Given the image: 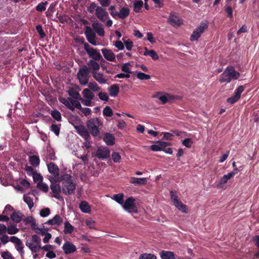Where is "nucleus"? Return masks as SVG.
Returning a JSON list of instances; mask_svg holds the SVG:
<instances>
[{"mask_svg":"<svg viewBox=\"0 0 259 259\" xmlns=\"http://www.w3.org/2000/svg\"><path fill=\"white\" fill-rule=\"evenodd\" d=\"M79 207L83 212L89 213L91 211V207L86 201H82L79 204Z\"/></svg>","mask_w":259,"mask_h":259,"instance_id":"nucleus-30","label":"nucleus"},{"mask_svg":"<svg viewBox=\"0 0 259 259\" xmlns=\"http://www.w3.org/2000/svg\"><path fill=\"white\" fill-rule=\"evenodd\" d=\"M47 166L49 172L54 176L55 179H58L59 178V169L57 165L51 162L47 164Z\"/></svg>","mask_w":259,"mask_h":259,"instance_id":"nucleus-13","label":"nucleus"},{"mask_svg":"<svg viewBox=\"0 0 259 259\" xmlns=\"http://www.w3.org/2000/svg\"><path fill=\"white\" fill-rule=\"evenodd\" d=\"M98 6L95 2H92L88 7L87 10L90 13L93 14L95 11L96 12Z\"/></svg>","mask_w":259,"mask_h":259,"instance_id":"nucleus-45","label":"nucleus"},{"mask_svg":"<svg viewBox=\"0 0 259 259\" xmlns=\"http://www.w3.org/2000/svg\"><path fill=\"white\" fill-rule=\"evenodd\" d=\"M48 4L47 1L41 2L35 7V10L39 12H42L46 10V6Z\"/></svg>","mask_w":259,"mask_h":259,"instance_id":"nucleus-37","label":"nucleus"},{"mask_svg":"<svg viewBox=\"0 0 259 259\" xmlns=\"http://www.w3.org/2000/svg\"><path fill=\"white\" fill-rule=\"evenodd\" d=\"M63 223V219L59 214H56L54 217L51 220H49L47 222L44 223V225L48 224L49 225H57L60 226Z\"/></svg>","mask_w":259,"mask_h":259,"instance_id":"nucleus-20","label":"nucleus"},{"mask_svg":"<svg viewBox=\"0 0 259 259\" xmlns=\"http://www.w3.org/2000/svg\"><path fill=\"white\" fill-rule=\"evenodd\" d=\"M98 97L102 101H108L109 100L108 94L105 92H100L98 94Z\"/></svg>","mask_w":259,"mask_h":259,"instance_id":"nucleus-56","label":"nucleus"},{"mask_svg":"<svg viewBox=\"0 0 259 259\" xmlns=\"http://www.w3.org/2000/svg\"><path fill=\"white\" fill-rule=\"evenodd\" d=\"M50 213L51 211L50 208L48 207H46L40 210L39 214L41 217L45 218L48 216L50 214Z\"/></svg>","mask_w":259,"mask_h":259,"instance_id":"nucleus-48","label":"nucleus"},{"mask_svg":"<svg viewBox=\"0 0 259 259\" xmlns=\"http://www.w3.org/2000/svg\"><path fill=\"white\" fill-rule=\"evenodd\" d=\"M103 114L105 116L111 117L113 115V111L109 106H106L103 111Z\"/></svg>","mask_w":259,"mask_h":259,"instance_id":"nucleus-44","label":"nucleus"},{"mask_svg":"<svg viewBox=\"0 0 259 259\" xmlns=\"http://www.w3.org/2000/svg\"><path fill=\"white\" fill-rule=\"evenodd\" d=\"M160 256L162 259H175L174 253L171 251L162 250Z\"/></svg>","mask_w":259,"mask_h":259,"instance_id":"nucleus-31","label":"nucleus"},{"mask_svg":"<svg viewBox=\"0 0 259 259\" xmlns=\"http://www.w3.org/2000/svg\"><path fill=\"white\" fill-rule=\"evenodd\" d=\"M23 200H24V201L26 203H27L29 209H31L34 205L33 199L31 197H30L28 196H27L26 195H24Z\"/></svg>","mask_w":259,"mask_h":259,"instance_id":"nucleus-36","label":"nucleus"},{"mask_svg":"<svg viewBox=\"0 0 259 259\" xmlns=\"http://www.w3.org/2000/svg\"><path fill=\"white\" fill-rule=\"evenodd\" d=\"M131 66L130 63H126L123 64L121 66V70L124 72L131 73V71H130V69L129 66Z\"/></svg>","mask_w":259,"mask_h":259,"instance_id":"nucleus-58","label":"nucleus"},{"mask_svg":"<svg viewBox=\"0 0 259 259\" xmlns=\"http://www.w3.org/2000/svg\"><path fill=\"white\" fill-rule=\"evenodd\" d=\"M51 130L53 132L56 136H58L60 134V127L55 124H53L51 126Z\"/></svg>","mask_w":259,"mask_h":259,"instance_id":"nucleus-57","label":"nucleus"},{"mask_svg":"<svg viewBox=\"0 0 259 259\" xmlns=\"http://www.w3.org/2000/svg\"><path fill=\"white\" fill-rule=\"evenodd\" d=\"M101 52L105 59L109 61L115 62V55L111 50L106 48L101 49Z\"/></svg>","mask_w":259,"mask_h":259,"instance_id":"nucleus-16","label":"nucleus"},{"mask_svg":"<svg viewBox=\"0 0 259 259\" xmlns=\"http://www.w3.org/2000/svg\"><path fill=\"white\" fill-rule=\"evenodd\" d=\"M123 197L124 195L122 193H119L117 194H115L113 195L114 199L119 204H123Z\"/></svg>","mask_w":259,"mask_h":259,"instance_id":"nucleus-40","label":"nucleus"},{"mask_svg":"<svg viewBox=\"0 0 259 259\" xmlns=\"http://www.w3.org/2000/svg\"><path fill=\"white\" fill-rule=\"evenodd\" d=\"M112 158L114 162L119 163L121 159V156L119 153L114 152L112 154Z\"/></svg>","mask_w":259,"mask_h":259,"instance_id":"nucleus-51","label":"nucleus"},{"mask_svg":"<svg viewBox=\"0 0 259 259\" xmlns=\"http://www.w3.org/2000/svg\"><path fill=\"white\" fill-rule=\"evenodd\" d=\"M69 95L75 99L81 100L80 96L78 92L73 90H69L68 91Z\"/></svg>","mask_w":259,"mask_h":259,"instance_id":"nucleus-53","label":"nucleus"},{"mask_svg":"<svg viewBox=\"0 0 259 259\" xmlns=\"http://www.w3.org/2000/svg\"><path fill=\"white\" fill-rule=\"evenodd\" d=\"M82 93L84 98L86 99L93 100L94 98V93L89 89H84Z\"/></svg>","mask_w":259,"mask_h":259,"instance_id":"nucleus-32","label":"nucleus"},{"mask_svg":"<svg viewBox=\"0 0 259 259\" xmlns=\"http://www.w3.org/2000/svg\"><path fill=\"white\" fill-rule=\"evenodd\" d=\"M58 181L62 182V192L65 195H70L73 193L76 184L74 183L72 176L69 174H64L58 178Z\"/></svg>","mask_w":259,"mask_h":259,"instance_id":"nucleus-1","label":"nucleus"},{"mask_svg":"<svg viewBox=\"0 0 259 259\" xmlns=\"http://www.w3.org/2000/svg\"><path fill=\"white\" fill-rule=\"evenodd\" d=\"M37 187L44 192H47L49 191L48 186L47 184L43 183L42 182L41 183H38Z\"/></svg>","mask_w":259,"mask_h":259,"instance_id":"nucleus-47","label":"nucleus"},{"mask_svg":"<svg viewBox=\"0 0 259 259\" xmlns=\"http://www.w3.org/2000/svg\"><path fill=\"white\" fill-rule=\"evenodd\" d=\"M93 77L94 79L100 84H105L107 79L105 78L103 73L99 72H93Z\"/></svg>","mask_w":259,"mask_h":259,"instance_id":"nucleus-24","label":"nucleus"},{"mask_svg":"<svg viewBox=\"0 0 259 259\" xmlns=\"http://www.w3.org/2000/svg\"><path fill=\"white\" fill-rule=\"evenodd\" d=\"M171 145L169 142L156 141L155 144L150 146V148L153 151H159L163 150V148H166Z\"/></svg>","mask_w":259,"mask_h":259,"instance_id":"nucleus-11","label":"nucleus"},{"mask_svg":"<svg viewBox=\"0 0 259 259\" xmlns=\"http://www.w3.org/2000/svg\"><path fill=\"white\" fill-rule=\"evenodd\" d=\"M78 133L84 139H89L90 138V134L88 130L82 125H80L75 127Z\"/></svg>","mask_w":259,"mask_h":259,"instance_id":"nucleus-21","label":"nucleus"},{"mask_svg":"<svg viewBox=\"0 0 259 259\" xmlns=\"http://www.w3.org/2000/svg\"><path fill=\"white\" fill-rule=\"evenodd\" d=\"M15 247L16 249L19 252L21 255H23L24 251L23 250V243L21 241H20L19 243V245H15Z\"/></svg>","mask_w":259,"mask_h":259,"instance_id":"nucleus-63","label":"nucleus"},{"mask_svg":"<svg viewBox=\"0 0 259 259\" xmlns=\"http://www.w3.org/2000/svg\"><path fill=\"white\" fill-rule=\"evenodd\" d=\"M19 229L15 225L9 226L7 227V232L10 235H13L17 233Z\"/></svg>","mask_w":259,"mask_h":259,"instance_id":"nucleus-38","label":"nucleus"},{"mask_svg":"<svg viewBox=\"0 0 259 259\" xmlns=\"http://www.w3.org/2000/svg\"><path fill=\"white\" fill-rule=\"evenodd\" d=\"M227 183V175H225L223 178L221 180L219 184H218L219 187L225 189L227 187L225 184Z\"/></svg>","mask_w":259,"mask_h":259,"instance_id":"nucleus-54","label":"nucleus"},{"mask_svg":"<svg viewBox=\"0 0 259 259\" xmlns=\"http://www.w3.org/2000/svg\"><path fill=\"white\" fill-rule=\"evenodd\" d=\"M103 140L108 146H112L115 144V138L112 134L106 133L104 134Z\"/></svg>","mask_w":259,"mask_h":259,"instance_id":"nucleus-23","label":"nucleus"},{"mask_svg":"<svg viewBox=\"0 0 259 259\" xmlns=\"http://www.w3.org/2000/svg\"><path fill=\"white\" fill-rule=\"evenodd\" d=\"M139 259H156V256L150 253H144L141 254Z\"/></svg>","mask_w":259,"mask_h":259,"instance_id":"nucleus-50","label":"nucleus"},{"mask_svg":"<svg viewBox=\"0 0 259 259\" xmlns=\"http://www.w3.org/2000/svg\"><path fill=\"white\" fill-rule=\"evenodd\" d=\"M1 256L3 259H13L12 254L8 251L2 252Z\"/></svg>","mask_w":259,"mask_h":259,"instance_id":"nucleus-64","label":"nucleus"},{"mask_svg":"<svg viewBox=\"0 0 259 259\" xmlns=\"http://www.w3.org/2000/svg\"><path fill=\"white\" fill-rule=\"evenodd\" d=\"M38 248L41 249L45 251L48 252L49 251L54 250L55 249V246L49 244V245H45V246L41 247L40 245H39Z\"/></svg>","mask_w":259,"mask_h":259,"instance_id":"nucleus-55","label":"nucleus"},{"mask_svg":"<svg viewBox=\"0 0 259 259\" xmlns=\"http://www.w3.org/2000/svg\"><path fill=\"white\" fill-rule=\"evenodd\" d=\"M22 216V213L20 211H14L11 215V219L14 222L19 223L21 221Z\"/></svg>","mask_w":259,"mask_h":259,"instance_id":"nucleus-27","label":"nucleus"},{"mask_svg":"<svg viewBox=\"0 0 259 259\" xmlns=\"http://www.w3.org/2000/svg\"><path fill=\"white\" fill-rule=\"evenodd\" d=\"M88 54L89 56L92 59V60L105 62V60L103 59L100 52L95 49L93 48Z\"/></svg>","mask_w":259,"mask_h":259,"instance_id":"nucleus-17","label":"nucleus"},{"mask_svg":"<svg viewBox=\"0 0 259 259\" xmlns=\"http://www.w3.org/2000/svg\"><path fill=\"white\" fill-rule=\"evenodd\" d=\"M174 204L179 210L183 212H187V206L184 204L181 201H177Z\"/></svg>","mask_w":259,"mask_h":259,"instance_id":"nucleus-33","label":"nucleus"},{"mask_svg":"<svg viewBox=\"0 0 259 259\" xmlns=\"http://www.w3.org/2000/svg\"><path fill=\"white\" fill-rule=\"evenodd\" d=\"M74 227L68 222H65L64 223V233L65 234H71L73 232Z\"/></svg>","mask_w":259,"mask_h":259,"instance_id":"nucleus-34","label":"nucleus"},{"mask_svg":"<svg viewBox=\"0 0 259 259\" xmlns=\"http://www.w3.org/2000/svg\"><path fill=\"white\" fill-rule=\"evenodd\" d=\"M97 60H90L87 64L89 66L88 69L90 70L92 74L93 72H96L100 69V64L96 61Z\"/></svg>","mask_w":259,"mask_h":259,"instance_id":"nucleus-19","label":"nucleus"},{"mask_svg":"<svg viewBox=\"0 0 259 259\" xmlns=\"http://www.w3.org/2000/svg\"><path fill=\"white\" fill-rule=\"evenodd\" d=\"M51 182L52 184L50 187L53 194L55 193H60L62 192V187L57 183V182H60L58 181V179L57 180V179L53 178L51 180Z\"/></svg>","mask_w":259,"mask_h":259,"instance_id":"nucleus-18","label":"nucleus"},{"mask_svg":"<svg viewBox=\"0 0 259 259\" xmlns=\"http://www.w3.org/2000/svg\"><path fill=\"white\" fill-rule=\"evenodd\" d=\"M89 73L90 70L85 65H83L79 69L77 76L80 84L84 85L89 83Z\"/></svg>","mask_w":259,"mask_h":259,"instance_id":"nucleus-3","label":"nucleus"},{"mask_svg":"<svg viewBox=\"0 0 259 259\" xmlns=\"http://www.w3.org/2000/svg\"><path fill=\"white\" fill-rule=\"evenodd\" d=\"M51 115L52 117L56 119L57 121H60L61 120V114L59 111L54 110L51 111Z\"/></svg>","mask_w":259,"mask_h":259,"instance_id":"nucleus-41","label":"nucleus"},{"mask_svg":"<svg viewBox=\"0 0 259 259\" xmlns=\"http://www.w3.org/2000/svg\"><path fill=\"white\" fill-rule=\"evenodd\" d=\"M95 15L102 22H104L109 18L108 12L103 7L98 6L97 10H96Z\"/></svg>","mask_w":259,"mask_h":259,"instance_id":"nucleus-8","label":"nucleus"},{"mask_svg":"<svg viewBox=\"0 0 259 259\" xmlns=\"http://www.w3.org/2000/svg\"><path fill=\"white\" fill-rule=\"evenodd\" d=\"M143 6V2L142 1H137L134 3V11L136 13L140 12Z\"/></svg>","mask_w":259,"mask_h":259,"instance_id":"nucleus-35","label":"nucleus"},{"mask_svg":"<svg viewBox=\"0 0 259 259\" xmlns=\"http://www.w3.org/2000/svg\"><path fill=\"white\" fill-rule=\"evenodd\" d=\"M62 249L66 254H71L76 250V247L75 245L69 241H66L62 246Z\"/></svg>","mask_w":259,"mask_h":259,"instance_id":"nucleus-15","label":"nucleus"},{"mask_svg":"<svg viewBox=\"0 0 259 259\" xmlns=\"http://www.w3.org/2000/svg\"><path fill=\"white\" fill-rule=\"evenodd\" d=\"M137 77L138 78L141 80H148L151 78L150 75L146 74L144 73L141 72H138L137 74Z\"/></svg>","mask_w":259,"mask_h":259,"instance_id":"nucleus-43","label":"nucleus"},{"mask_svg":"<svg viewBox=\"0 0 259 259\" xmlns=\"http://www.w3.org/2000/svg\"><path fill=\"white\" fill-rule=\"evenodd\" d=\"M29 161L34 167H37L40 163V159L38 156L33 155L29 156Z\"/></svg>","mask_w":259,"mask_h":259,"instance_id":"nucleus-28","label":"nucleus"},{"mask_svg":"<svg viewBox=\"0 0 259 259\" xmlns=\"http://www.w3.org/2000/svg\"><path fill=\"white\" fill-rule=\"evenodd\" d=\"M95 156L99 159H107L110 156V150L107 147L100 146L97 148Z\"/></svg>","mask_w":259,"mask_h":259,"instance_id":"nucleus-6","label":"nucleus"},{"mask_svg":"<svg viewBox=\"0 0 259 259\" xmlns=\"http://www.w3.org/2000/svg\"><path fill=\"white\" fill-rule=\"evenodd\" d=\"M134 201L135 199L132 197L127 198L123 205V208L126 210L132 209L133 212L137 213L138 210Z\"/></svg>","mask_w":259,"mask_h":259,"instance_id":"nucleus-9","label":"nucleus"},{"mask_svg":"<svg viewBox=\"0 0 259 259\" xmlns=\"http://www.w3.org/2000/svg\"><path fill=\"white\" fill-rule=\"evenodd\" d=\"M89 89L93 92H98L101 90V88L98 86L96 82H91L88 84Z\"/></svg>","mask_w":259,"mask_h":259,"instance_id":"nucleus-39","label":"nucleus"},{"mask_svg":"<svg viewBox=\"0 0 259 259\" xmlns=\"http://www.w3.org/2000/svg\"><path fill=\"white\" fill-rule=\"evenodd\" d=\"M92 26L98 35L100 36H104L105 31L102 24L98 21H95L92 23Z\"/></svg>","mask_w":259,"mask_h":259,"instance_id":"nucleus-14","label":"nucleus"},{"mask_svg":"<svg viewBox=\"0 0 259 259\" xmlns=\"http://www.w3.org/2000/svg\"><path fill=\"white\" fill-rule=\"evenodd\" d=\"M36 30L39 34L41 38H44L46 36V33L44 32L42 26L41 25H38L36 26Z\"/></svg>","mask_w":259,"mask_h":259,"instance_id":"nucleus-52","label":"nucleus"},{"mask_svg":"<svg viewBox=\"0 0 259 259\" xmlns=\"http://www.w3.org/2000/svg\"><path fill=\"white\" fill-rule=\"evenodd\" d=\"M71 100H72V99L71 98H68L67 99H66L65 98H59V101H60V102L65 105V106H66L68 109H69L71 111H74V107H72V105H71Z\"/></svg>","mask_w":259,"mask_h":259,"instance_id":"nucleus-26","label":"nucleus"},{"mask_svg":"<svg viewBox=\"0 0 259 259\" xmlns=\"http://www.w3.org/2000/svg\"><path fill=\"white\" fill-rule=\"evenodd\" d=\"M240 73L233 66L228 67V82L239 78Z\"/></svg>","mask_w":259,"mask_h":259,"instance_id":"nucleus-10","label":"nucleus"},{"mask_svg":"<svg viewBox=\"0 0 259 259\" xmlns=\"http://www.w3.org/2000/svg\"><path fill=\"white\" fill-rule=\"evenodd\" d=\"M114 45L119 50H123L124 48V44L121 41L119 40L115 41L114 43Z\"/></svg>","mask_w":259,"mask_h":259,"instance_id":"nucleus-60","label":"nucleus"},{"mask_svg":"<svg viewBox=\"0 0 259 259\" xmlns=\"http://www.w3.org/2000/svg\"><path fill=\"white\" fill-rule=\"evenodd\" d=\"M84 34L88 41L93 45H96V34L90 26L85 27Z\"/></svg>","mask_w":259,"mask_h":259,"instance_id":"nucleus-7","label":"nucleus"},{"mask_svg":"<svg viewBox=\"0 0 259 259\" xmlns=\"http://www.w3.org/2000/svg\"><path fill=\"white\" fill-rule=\"evenodd\" d=\"M147 182V179L145 178H138L136 177H131L130 183L135 185L141 186L144 185Z\"/></svg>","mask_w":259,"mask_h":259,"instance_id":"nucleus-22","label":"nucleus"},{"mask_svg":"<svg viewBox=\"0 0 259 259\" xmlns=\"http://www.w3.org/2000/svg\"><path fill=\"white\" fill-rule=\"evenodd\" d=\"M102 122L98 117L91 118L88 120L86 123L87 126L90 133L95 137L99 135V127L102 126Z\"/></svg>","mask_w":259,"mask_h":259,"instance_id":"nucleus-2","label":"nucleus"},{"mask_svg":"<svg viewBox=\"0 0 259 259\" xmlns=\"http://www.w3.org/2000/svg\"><path fill=\"white\" fill-rule=\"evenodd\" d=\"M122 40L124 42L126 49L128 51L131 50L133 47V42L130 39L125 40L124 38H122Z\"/></svg>","mask_w":259,"mask_h":259,"instance_id":"nucleus-46","label":"nucleus"},{"mask_svg":"<svg viewBox=\"0 0 259 259\" xmlns=\"http://www.w3.org/2000/svg\"><path fill=\"white\" fill-rule=\"evenodd\" d=\"M130 10L127 7H122L119 10V11L110 12L111 15L115 19H124L126 18L130 14Z\"/></svg>","mask_w":259,"mask_h":259,"instance_id":"nucleus-5","label":"nucleus"},{"mask_svg":"<svg viewBox=\"0 0 259 259\" xmlns=\"http://www.w3.org/2000/svg\"><path fill=\"white\" fill-rule=\"evenodd\" d=\"M171 96L169 94L167 95H162L158 97V99L162 102L163 104H165L168 101V99H170Z\"/></svg>","mask_w":259,"mask_h":259,"instance_id":"nucleus-59","label":"nucleus"},{"mask_svg":"<svg viewBox=\"0 0 259 259\" xmlns=\"http://www.w3.org/2000/svg\"><path fill=\"white\" fill-rule=\"evenodd\" d=\"M109 94L112 97H116L119 92V88L118 84H114L108 88Z\"/></svg>","mask_w":259,"mask_h":259,"instance_id":"nucleus-25","label":"nucleus"},{"mask_svg":"<svg viewBox=\"0 0 259 259\" xmlns=\"http://www.w3.org/2000/svg\"><path fill=\"white\" fill-rule=\"evenodd\" d=\"M71 105H72V107H74V108H76L77 109H78L80 110H81L82 107H81V105L79 101L73 99L71 100Z\"/></svg>","mask_w":259,"mask_h":259,"instance_id":"nucleus-62","label":"nucleus"},{"mask_svg":"<svg viewBox=\"0 0 259 259\" xmlns=\"http://www.w3.org/2000/svg\"><path fill=\"white\" fill-rule=\"evenodd\" d=\"M26 245L29 248L32 252H37V248H38V245H33L31 241H28V240L26 242Z\"/></svg>","mask_w":259,"mask_h":259,"instance_id":"nucleus-42","label":"nucleus"},{"mask_svg":"<svg viewBox=\"0 0 259 259\" xmlns=\"http://www.w3.org/2000/svg\"><path fill=\"white\" fill-rule=\"evenodd\" d=\"M244 88L243 86H239L235 91L233 97L228 99V102L234 104L240 98L241 94L243 92Z\"/></svg>","mask_w":259,"mask_h":259,"instance_id":"nucleus-12","label":"nucleus"},{"mask_svg":"<svg viewBox=\"0 0 259 259\" xmlns=\"http://www.w3.org/2000/svg\"><path fill=\"white\" fill-rule=\"evenodd\" d=\"M208 28V22L206 21L202 22L193 31L191 35V41L197 40L201 36V34Z\"/></svg>","mask_w":259,"mask_h":259,"instance_id":"nucleus-4","label":"nucleus"},{"mask_svg":"<svg viewBox=\"0 0 259 259\" xmlns=\"http://www.w3.org/2000/svg\"><path fill=\"white\" fill-rule=\"evenodd\" d=\"M33 179L34 182L41 183L42 182L43 178L40 174H38L36 171L32 175Z\"/></svg>","mask_w":259,"mask_h":259,"instance_id":"nucleus-49","label":"nucleus"},{"mask_svg":"<svg viewBox=\"0 0 259 259\" xmlns=\"http://www.w3.org/2000/svg\"><path fill=\"white\" fill-rule=\"evenodd\" d=\"M13 210L14 208L11 205L8 204L5 206L3 213L6 215H9L10 212L12 211Z\"/></svg>","mask_w":259,"mask_h":259,"instance_id":"nucleus-61","label":"nucleus"},{"mask_svg":"<svg viewBox=\"0 0 259 259\" xmlns=\"http://www.w3.org/2000/svg\"><path fill=\"white\" fill-rule=\"evenodd\" d=\"M168 21L172 26L180 25L181 24V21L179 18L177 16L174 15H171L169 17Z\"/></svg>","mask_w":259,"mask_h":259,"instance_id":"nucleus-29","label":"nucleus"}]
</instances>
